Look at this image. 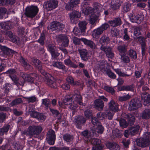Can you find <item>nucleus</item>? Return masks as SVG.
<instances>
[{
	"label": "nucleus",
	"instance_id": "obj_1",
	"mask_svg": "<svg viewBox=\"0 0 150 150\" xmlns=\"http://www.w3.org/2000/svg\"><path fill=\"white\" fill-rule=\"evenodd\" d=\"M64 102L66 105H70L71 107L73 106L76 108L78 105H83L82 98L80 94L67 95L65 97Z\"/></svg>",
	"mask_w": 150,
	"mask_h": 150
},
{
	"label": "nucleus",
	"instance_id": "obj_2",
	"mask_svg": "<svg viewBox=\"0 0 150 150\" xmlns=\"http://www.w3.org/2000/svg\"><path fill=\"white\" fill-rule=\"evenodd\" d=\"M138 145L142 147H145L149 145V150H150V132H145L143 135L141 139L138 141Z\"/></svg>",
	"mask_w": 150,
	"mask_h": 150
},
{
	"label": "nucleus",
	"instance_id": "obj_3",
	"mask_svg": "<svg viewBox=\"0 0 150 150\" xmlns=\"http://www.w3.org/2000/svg\"><path fill=\"white\" fill-rule=\"evenodd\" d=\"M125 118L127 119L128 122L124 119H121L119 122L120 125L122 128H126L129 124L133 125L135 120V117L131 114H127Z\"/></svg>",
	"mask_w": 150,
	"mask_h": 150
},
{
	"label": "nucleus",
	"instance_id": "obj_4",
	"mask_svg": "<svg viewBox=\"0 0 150 150\" xmlns=\"http://www.w3.org/2000/svg\"><path fill=\"white\" fill-rule=\"evenodd\" d=\"M38 11L37 6L31 5L25 8L24 14L27 17L33 18L37 14Z\"/></svg>",
	"mask_w": 150,
	"mask_h": 150
},
{
	"label": "nucleus",
	"instance_id": "obj_5",
	"mask_svg": "<svg viewBox=\"0 0 150 150\" xmlns=\"http://www.w3.org/2000/svg\"><path fill=\"white\" fill-rule=\"evenodd\" d=\"M47 32L46 30H43L41 33L40 36L38 40V42L41 45V46L39 47L38 51L42 54L44 53L45 51L44 48V41L45 39L46 35H47Z\"/></svg>",
	"mask_w": 150,
	"mask_h": 150
},
{
	"label": "nucleus",
	"instance_id": "obj_6",
	"mask_svg": "<svg viewBox=\"0 0 150 150\" xmlns=\"http://www.w3.org/2000/svg\"><path fill=\"white\" fill-rule=\"evenodd\" d=\"M42 130V127L39 126H30L28 129L27 134L30 137L39 134Z\"/></svg>",
	"mask_w": 150,
	"mask_h": 150
},
{
	"label": "nucleus",
	"instance_id": "obj_7",
	"mask_svg": "<svg viewBox=\"0 0 150 150\" xmlns=\"http://www.w3.org/2000/svg\"><path fill=\"white\" fill-rule=\"evenodd\" d=\"M87 119L81 115H78L74 119V123L76 127L78 129H81L82 126L86 123Z\"/></svg>",
	"mask_w": 150,
	"mask_h": 150
},
{
	"label": "nucleus",
	"instance_id": "obj_8",
	"mask_svg": "<svg viewBox=\"0 0 150 150\" xmlns=\"http://www.w3.org/2000/svg\"><path fill=\"white\" fill-rule=\"evenodd\" d=\"M69 14L71 23L72 24H76L78 22V19L81 16V13L76 11H73Z\"/></svg>",
	"mask_w": 150,
	"mask_h": 150
},
{
	"label": "nucleus",
	"instance_id": "obj_9",
	"mask_svg": "<svg viewBox=\"0 0 150 150\" xmlns=\"http://www.w3.org/2000/svg\"><path fill=\"white\" fill-rule=\"evenodd\" d=\"M57 39L59 42H61L62 45L64 47L68 46L69 40L67 36L64 34H61L56 36Z\"/></svg>",
	"mask_w": 150,
	"mask_h": 150
},
{
	"label": "nucleus",
	"instance_id": "obj_10",
	"mask_svg": "<svg viewBox=\"0 0 150 150\" xmlns=\"http://www.w3.org/2000/svg\"><path fill=\"white\" fill-rule=\"evenodd\" d=\"M81 0H69L66 4L65 9L67 11L72 10L74 8H77L80 4Z\"/></svg>",
	"mask_w": 150,
	"mask_h": 150
},
{
	"label": "nucleus",
	"instance_id": "obj_11",
	"mask_svg": "<svg viewBox=\"0 0 150 150\" xmlns=\"http://www.w3.org/2000/svg\"><path fill=\"white\" fill-rule=\"evenodd\" d=\"M141 103L137 99L133 98L129 102L128 109L134 110L141 107Z\"/></svg>",
	"mask_w": 150,
	"mask_h": 150
},
{
	"label": "nucleus",
	"instance_id": "obj_12",
	"mask_svg": "<svg viewBox=\"0 0 150 150\" xmlns=\"http://www.w3.org/2000/svg\"><path fill=\"white\" fill-rule=\"evenodd\" d=\"M45 8L49 10H52L58 6V1L56 0H48L44 3Z\"/></svg>",
	"mask_w": 150,
	"mask_h": 150
},
{
	"label": "nucleus",
	"instance_id": "obj_13",
	"mask_svg": "<svg viewBox=\"0 0 150 150\" xmlns=\"http://www.w3.org/2000/svg\"><path fill=\"white\" fill-rule=\"evenodd\" d=\"M33 63L34 64L35 67L38 69L39 71L41 74L45 76H47L48 74L44 70L42 69L41 62L37 59H34L33 60Z\"/></svg>",
	"mask_w": 150,
	"mask_h": 150
},
{
	"label": "nucleus",
	"instance_id": "obj_14",
	"mask_svg": "<svg viewBox=\"0 0 150 150\" xmlns=\"http://www.w3.org/2000/svg\"><path fill=\"white\" fill-rule=\"evenodd\" d=\"M47 84L50 87L53 88H56L57 86L56 83V80L50 74L45 76Z\"/></svg>",
	"mask_w": 150,
	"mask_h": 150
},
{
	"label": "nucleus",
	"instance_id": "obj_15",
	"mask_svg": "<svg viewBox=\"0 0 150 150\" xmlns=\"http://www.w3.org/2000/svg\"><path fill=\"white\" fill-rule=\"evenodd\" d=\"M108 23L110 26L114 27H119L122 24V22L120 17H116L112 20L109 21Z\"/></svg>",
	"mask_w": 150,
	"mask_h": 150
},
{
	"label": "nucleus",
	"instance_id": "obj_16",
	"mask_svg": "<svg viewBox=\"0 0 150 150\" xmlns=\"http://www.w3.org/2000/svg\"><path fill=\"white\" fill-rule=\"evenodd\" d=\"M100 49L105 53L106 56L108 58L112 59L114 57V54L110 47L102 45L100 47Z\"/></svg>",
	"mask_w": 150,
	"mask_h": 150
},
{
	"label": "nucleus",
	"instance_id": "obj_17",
	"mask_svg": "<svg viewBox=\"0 0 150 150\" xmlns=\"http://www.w3.org/2000/svg\"><path fill=\"white\" fill-rule=\"evenodd\" d=\"M46 139L47 143L50 145L54 144L56 139V135L54 131L52 130L51 132H49L47 134Z\"/></svg>",
	"mask_w": 150,
	"mask_h": 150
},
{
	"label": "nucleus",
	"instance_id": "obj_18",
	"mask_svg": "<svg viewBox=\"0 0 150 150\" xmlns=\"http://www.w3.org/2000/svg\"><path fill=\"white\" fill-rule=\"evenodd\" d=\"M27 61V59L22 56H20L19 59V61L22 66L24 67L25 69L27 70H31L32 69V67L29 64Z\"/></svg>",
	"mask_w": 150,
	"mask_h": 150
},
{
	"label": "nucleus",
	"instance_id": "obj_19",
	"mask_svg": "<svg viewBox=\"0 0 150 150\" xmlns=\"http://www.w3.org/2000/svg\"><path fill=\"white\" fill-rule=\"evenodd\" d=\"M140 127L139 125H134L129 127L128 130L130 135L134 136L139 132Z\"/></svg>",
	"mask_w": 150,
	"mask_h": 150
},
{
	"label": "nucleus",
	"instance_id": "obj_20",
	"mask_svg": "<svg viewBox=\"0 0 150 150\" xmlns=\"http://www.w3.org/2000/svg\"><path fill=\"white\" fill-rule=\"evenodd\" d=\"M122 3V1L120 0H112L111 3L112 9L113 10H116L119 9Z\"/></svg>",
	"mask_w": 150,
	"mask_h": 150
},
{
	"label": "nucleus",
	"instance_id": "obj_21",
	"mask_svg": "<svg viewBox=\"0 0 150 150\" xmlns=\"http://www.w3.org/2000/svg\"><path fill=\"white\" fill-rule=\"evenodd\" d=\"M142 100L143 101V104L144 106H148L150 103V95L145 92L142 95Z\"/></svg>",
	"mask_w": 150,
	"mask_h": 150
},
{
	"label": "nucleus",
	"instance_id": "obj_22",
	"mask_svg": "<svg viewBox=\"0 0 150 150\" xmlns=\"http://www.w3.org/2000/svg\"><path fill=\"white\" fill-rule=\"evenodd\" d=\"M108 105L110 110L114 112H117L119 110V105L117 102L111 100L109 103Z\"/></svg>",
	"mask_w": 150,
	"mask_h": 150
},
{
	"label": "nucleus",
	"instance_id": "obj_23",
	"mask_svg": "<svg viewBox=\"0 0 150 150\" xmlns=\"http://www.w3.org/2000/svg\"><path fill=\"white\" fill-rule=\"evenodd\" d=\"M95 107L96 109L101 111L103 110L104 107V103L101 100L97 99L94 102Z\"/></svg>",
	"mask_w": 150,
	"mask_h": 150
},
{
	"label": "nucleus",
	"instance_id": "obj_24",
	"mask_svg": "<svg viewBox=\"0 0 150 150\" xmlns=\"http://www.w3.org/2000/svg\"><path fill=\"white\" fill-rule=\"evenodd\" d=\"M80 57L81 59L84 61L88 59V53L87 50L85 49H82L79 51Z\"/></svg>",
	"mask_w": 150,
	"mask_h": 150
},
{
	"label": "nucleus",
	"instance_id": "obj_25",
	"mask_svg": "<svg viewBox=\"0 0 150 150\" xmlns=\"http://www.w3.org/2000/svg\"><path fill=\"white\" fill-rule=\"evenodd\" d=\"M81 40L84 44L88 46L91 49H95V44L92 41L83 38H82Z\"/></svg>",
	"mask_w": 150,
	"mask_h": 150
},
{
	"label": "nucleus",
	"instance_id": "obj_26",
	"mask_svg": "<svg viewBox=\"0 0 150 150\" xmlns=\"http://www.w3.org/2000/svg\"><path fill=\"white\" fill-rule=\"evenodd\" d=\"M106 146L111 150H119L120 146L115 142H108L106 143Z\"/></svg>",
	"mask_w": 150,
	"mask_h": 150
},
{
	"label": "nucleus",
	"instance_id": "obj_27",
	"mask_svg": "<svg viewBox=\"0 0 150 150\" xmlns=\"http://www.w3.org/2000/svg\"><path fill=\"white\" fill-rule=\"evenodd\" d=\"M110 39L109 37L106 35H103L99 40V43L101 46L107 45L110 43Z\"/></svg>",
	"mask_w": 150,
	"mask_h": 150
},
{
	"label": "nucleus",
	"instance_id": "obj_28",
	"mask_svg": "<svg viewBox=\"0 0 150 150\" xmlns=\"http://www.w3.org/2000/svg\"><path fill=\"white\" fill-rule=\"evenodd\" d=\"M38 76L37 74L35 73H31L28 75L27 78L25 80L28 82H30L32 83H34L35 81V77H37Z\"/></svg>",
	"mask_w": 150,
	"mask_h": 150
},
{
	"label": "nucleus",
	"instance_id": "obj_29",
	"mask_svg": "<svg viewBox=\"0 0 150 150\" xmlns=\"http://www.w3.org/2000/svg\"><path fill=\"white\" fill-rule=\"evenodd\" d=\"M64 63L66 65L70 66L74 68H76L78 67L77 65L75 64L71 60L70 57H69V58L66 59L64 60Z\"/></svg>",
	"mask_w": 150,
	"mask_h": 150
},
{
	"label": "nucleus",
	"instance_id": "obj_30",
	"mask_svg": "<svg viewBox=\"0 0 150 150\" xmlns=\"http://www.w3.org/2000/svg\"><path fill=\"white\" fill-rule=\"evenodd\" d=\"M53 65L54 67L61 69L63 71H66V67L62 62H55L53 63Z\"/></svg>",
	"mask_w": 150,
	"mask_h": 150
},
{
	"label": "nucleus",
	"instance_id": "obj_31",
	"mask_svg": "<svg viewBox=\"0 0 150 150\" xmlns=\"http://www.w3.org/2000/svg\"><path fill=\"white\" fill-rule=\"evenodd\" d=\"M0 48L4 55H11L13 53V51L12 50L6 46H1Z\"/></svg>",
	"mask_w": 150,
	"mask_h": 150
},
{
	"label": "nucleus",
	"instance_id": "obj_32",
	"mask_svg": "<svg viewBox=\"0 0 150 150\" xmlns=\"http://www.w3.org/2000/svg\"><path fill=\"white\" fill-rule=\"evenodd\" d=\"M84 113L87 119H90L93 116V111L90 108L86 109L84 112Z\"/></svg>",
	"mask_w": 150,
	"mask_h": 150
},
{
	"label": "nucleus",
	"instance_id": "obj_33",
	"mask_svg": "<svg viewBox=\"0 0 150 150\" xmlns=\"http://www.w3.org/2000/svg\"><path fill=\"white\" fill-rule=\"evenodd\" d=\"M74 137L73 135L69 133H66L63 135V139L64 141L69 143L73 140Z\"/></svg>",
	"mask_w": 150,
	"mask_h": 150
},
{
	"label": "nucleus",
	"instance_id": "obj_34",
	"mask_svg": "<svg viewBox=\"0 0 150 150\" xmlns=\"http://www.w3.org/2000/svg\"><path fill=\"white\" fill-rule=\"evenodd\" d=\"M142 117L143 119H148L150 118V109H145L142 112Z\"/></svg>",
	"mask_w": 150,
	"mask_h": 150
},
{
	"label": "nucleus",
	"instance_id": "obj_35",
	"mask_svg": "<svg viewBox=\"0 0 150 150\" xmlns=\"http://www.w3.org/2000/svg\"><path fill=\"white\" fill-rule=\"evenodd\" d=\"M131 4L128 2L125 3L122 6V11L123 13H126L130 10Z\"/></svg>",
	"mask_w": 150,
	"mask_h": 150
},
{
	"label": "nucleus",
	"instance_id": "obj_36",
	"mask_svg": "<svg viewBox=\"0 0 150 150\" xmlns=\"http://www.w3.org/2000/svg\"><path fill=\"white\" fill-rule=\"evenodd\" d=\"M82 13H84L86 16L92 15L93 12V10L92 7H88L87 8L82 9Z\"/></svg>",
	"mask_w": 150,
	"mask_h": 150
},
{
	"label": "nucleus",
	"instance_id": "obj_37",
	"mask_svg": "<svg viewBox=\"0 0 150 150\" xmlns=\"http://www.w3.org/2000/svg\"><path fill=\"white\" fill-rule=\"evenodd\" d=\"M103 32V31L99 27L93 31L92 36L94 38H98L99 35L101 34Z\"/></svg>",
	"mask_w": 150,
	"mask_h": 150
},
{
	"label": "nucleus",
	"instance_id": "obj_38",
	"mask_svg": "<svg viewBox=\"0 0 150 150\" xmlns=\"http://www.w3.org/2000/svg\"><path fill=\"white\" fill-rule=\"evenodd\" d=\"M10 127V125L7 124L4 125L2 128H0V136H3L5 133L8 131Z\"/></svg>",
	"mask_w": 150,
	"mask_h": 150
},
{
	"label": "nucleus",
	"instance_id": "obj_39",
	"mask_svg": "<svg viewBox=\"0 0 150 150\" xmlns=\"http://www.w3.org/2000/svg\"><path fill=\"white\" fill-rule=\"evenodd\" d=\"M117 49L119 52V55L120 56L125 54V53L127 51V48L125 45L118 46Z\"/></svg>",
	"mask_w": 150,
	"mask_h": 150
},
{
	"label": "nucleus",
	"instance_id": "obj_40",
	"mask_svg": "<svg viewBox=\"0 0 150 150\" xmlns=\"http://www.w3.org/2000/svg\"><path fill=\"white\" fill-rule=\"evenodd\" d=\"M58 21H53L51 22L47 27L49 30H51L52 31H56Z\"/></svg>",
	"mask_w": 150,
	"mask_h": 150
},
{
	"label": "nucleus",
	"instance_id": "obj_41",
	"mask_svg": "<svg viewBox=\"0 0 150 150\" xmlns=\"http://www.w3.org/2000/svg\"><path fill=\"white\" fill-rule=\"evenodd\" d=\"M107 64V62L104 60H102L100 62L98 67L101 71L104 72L106 71Z\"/></svg>",
	"mask_w": 150,
	"mask_h": 150
},
{
	"label": "nucleus",
	"instance_id": "obj_42",
	"mask_svg": "<svg viewBox=\"0 0 150 150\" xmlns=\"http://www.w3.org/2000/svg\"><path fill=\"white\" fill-rule=\"evenodd\" d=\"M15 2V0H0V6L13 5Z\"/></svg>",
	"mask_w": 150,
	"mask_h": 150
},
{
	"label": "nucleus",
	"instance_id": "obj_43",
	"mask_svg": "<svg viewBox=\"0 0 150 150\" xmlns=\"http://www.w3.org/2000/svg\"><path fill=\"white\" fill-rule=\"evenodd\" d=\"M66 81L67 83L69 85L71 84L73 86H75L78 85L77 83V82L74 81L73 78L70 76L67 77L66 79Z\"/></svg>",
	"mask_w": 150,
	"mask_h": 150
},
{
	"label": "nucleus",
	"instance_id": "obj_44",
	"mask_svg": "<svg viewBox=\"0 0 150 150\" xmlns=\"http://www.w3.org/2000/svg\"><path fill=\"white\" fill-rule=\"evenodd\" d=\"M128 54L131 58L134 59H136L137 58V52L134 50H130L128 52Z\"/></svg>",
	"mask_w": 150,
	"mask_h": 150
},
{
	"label": "nucleus",
	"instance_id": "obj_45",
	"mask_svg": "<svg viewBox=\"0 0 150 150\" xmlns=\"http://www.w3.org/2000/svg\"><path fill=\"white\" fill-rule=\"evenodd\" d=\"M110 33L112 37H117L119 34L120 30L116 28H113L111 29Z\"/></svg>",
	"mask_w": 150,
	"mask_h": 150
},
{
	"label": "nucleus",
	"instance_id": "obj_46",
	"mask_svg": "<svg viewBox=\"0 0 150 150\" xmlns=\"http://www.w3.org/2000/svg\"><path fill=\"white\" fill-rule=\"evenodd\" d=\"M104 89L107 92L109 93L112 96H115V91L114 89L111 87L105 86L104 87Z\"/></svg>",
	"mask_w": 150,
	"mask_h": 150
},
{
	"label": "nucleus",
	"instance_id": "obj_47",
	"mask_svg": "<svg viewBox=\"0 0 150 150\" xmlns=\"http://www.w3.org/2000/svg\"><path fill=\"white\" fill-rule=\"evenodd\" d=\"M87 23L86 21H84L79 22V28L81 29L84 32H85V30L86 29V25Z\"/></svg>",
	"mask_w": 150,
	"mask_h": 150
},
{
	"label": "nucleus",
	"instance_id": "obj_48",
	"mask_svg": "<svg viewBox=\"0 0 150 150\" xmlns=\"http://www.w3.org/2000/svg\"><path fill=\"white\" fill-rule=\"evenodd\" d=\"M50 54L52 59L54 60H57L58 57L60 55V53L58 52L57 50L54 51Z\"/></svg>",
	"mask_w": 150,
	"mask_h": 150
},
{
	"label": "nucleus",
	"instance_id": "obj_49",
	"mask_svg": "<svg viewBox=\"0 0 150 150\" xmlns=\"http://www.w3.org/2000/svg\"><path fill=\"white\" fill-rule=\"evenodd\" d=\"M0 26L1 28L4 30H9L11 29L9 23L8 22H1L0 23Z\"/></svg>",
	"mask_w": 150,
	"mask_h": 150
},
{
	"label": "nucleus",
	"instance_id": "obj_50",
	"mask_svg": "<svg viewBox=\"0 0 150 150\" xmlns=\"http://www.w3.org/2000/svg\"><path fill=\"white\" fill-rule=\"evenodd\" d=\"M73 32L74 35L76 36H79L84 32L79 28L77 27H74L73 30Z\"/></svg>",
	"mask_w": 150,
	"mask_h": 150
},
{
	"label": "nucleus",
	"instance_id": "obj_51",
	"mask_svg": "<svg viewBox=\"0 0 150 150\" xmlns=\"http://www.w3.org/2000/svg\"><path fill=\"white\" fill-rule=\"evenodd\" d=\"M106 74L110 78L115 79L116 78V75L110 69H108L106 71Z\"/></svg>",
	"mask_w": 150,
	"mask_h": 150
},
{
	"label": "nucleus",
	"instance_id": "obj_52",
	"mask_svg": "<svg viewBox=\"0 0 150 150\" xmlns=\"http://www.w3.org/2000/svg\"><path fill=\"white\" fill-rule=\"evenodd\" d=\"M97 127V132L98 134H102L103 132L104 129L101 123L96 126Z\"/></svg>",
	"mask_w": 150,
	"mask_h": 150
},
{
	"label": "nucleus",
	"instance_id": "obj_53",
	"mask_svg": "<svg viewBox=\"0 0 150 150\" xmlns=\"http://www.w3.org/2000/svg\"><path fill=\"white\" fill-rule=\"evenodd\" d=\"M11 86V84L10 83H6L5 84L4 87L5 89L4 93L7 95H8V93H9V92L10 90Z\"/></svg>",
	"mask_w": 150,
	"mask_h": 150
},
{
	"label": "nucleus",
	"instance_id": "obj_54",
	"mask_svg": "<svg viewBox=\"0 0 150 150\" xmlns=\"http://www.w3.org/2000/svg\"><path fill=\"white\" fill-rule=\"evenodd\" d=\"M131 98V96L129 94L126 95H124L123 96H120L119 97V100L120 101L122 102L126 101V100L130 99Z\"/></svg>",
	"mask_w": 150,
	"mask_h": 150
},
{
	"label": "nucleus",
	"instance_id": "obj_55",
	"mask_svg": "<svg viewBox=\"0 0 150 150\" xmlns=\"http://www.w3.org/2000/svg\"><path fill=\"white\" fill-rule=\"evenodd\" d=\"M121 59L122 61L125 63H128L130 61L129 57L126 56L125 54L123 55H121Z\"/></svg>",
	"mask_w": 150,
	"mask_h": 150
},
{
	"label": "nucleus",
	"instance_id": "obj_56",
	"mask_svg": "<svg viewBox=\"0 0 150 150\" xmlns=\"http://www.w3.org/2000/svg\"><path fill=\"white\" fill-rule=\"evenodd\" d=\"M128 15L131 22L132 23H135L136 22V16H135V14L133 13V12L132 13H128Z\"/></svg>",
	"mask_w": 150,
	"mask_h": 150
},
{
	"label": "nucleus",
	"instance_id": "obj_57",
	"mask_svg": "<svg viewBox=\"0 0 150 150\" xmlns=\"http://www.w3.org/2000/svg\"><path fill=\"white\" fill-rule=\"evenodd\" d=\"M115 71L119 76H129V75L127 74H125L124 72H122L119 69H115Z\"/></svg>",
	"mask_w": 150,
	"mask_h": 150
},
{
	"label": "nucleus",
	"instance_id": "obj_58",
	"mask_svg": "<svg viewBox=\"0 0 150 150\" xmlns=\"http://www.w3.org/2000/svg\"><path fill=\"white\" fill-rule=\"evenodd\" d=\"M91 122L95 126H96L98 124H99L101 123L100 122L97 118L95 117H94L93 116L92 117H91Z\"/></svg>",
	"mask_w": 150,
	"mask_h": 150
},
{
	"label": "nucleus",
	"instance_id": "obj_59",
	"mask_svg": "<svg viewBox=\"0 0 150 150\" xmlns=\"http://www.w3.org/2000/svg\"><path fill=\"white\" fill-rule=\"evenodd\" d=\"M65 25L62 23L58 22L56 31L59 32L62 30L65 27Z\"/></svg>",
	"mask_w": 150,
	"mask_h": 150
},
{
	"label": "nucleus",
	"instance_id": "obj_60",
	"mask_svg": "<svg viewBox=\"0 0 150 150\" xmlns=\"http://www.w3.org/2000/svg\"><path fill=\"white\" fill-rule=\"evenodd\" d=\"M42 103L46 107H48L51 105V101L49 99H42Z\"/></svg>",
	"mask_w": 150,
	"mask_h": 150
},
{
	"label": "nucleus",
	"instance_id": "obj_61",
	"mask_svg": "<svg viewBox=\"0 0 150 150\" xmlns=\"http://www.w3.org/2000/svg\"><path fill=\"white\" fill-rule=\"evenodd\" d=\"M96 116L99 120H103L106 117V115L105 113L100 112L97 113Z\"/></svg>",
	"mask_w": 150,
	"mask_h": 150
},
{
	"label": "nucleus",
	"instance_id": "obj_62",
	"mask_svg": "<svg viewBox=\"0 0 150 150\" xmlns=\"http://www.w3.org/2000/svg\"><path fill=\"white\" fill-rule=\"evenodd\" d=\"M47 48L50 53L56 50L55 46L54 45L51 44L48 45Z\"/></svg>",
	"mask_w": 150,
	"mask_h": 150
},
{
	"label": "nucleus",
	"instance_id": "obj_63",
	"mask_svg": "<svg viewBox=\"0 0 150 150\" xmlns=\"http://www.w3.org/2000/svg\"><path fill=\"white\" fill-rule=\"evenodd\" d=\"M136 19L135 23H137L138 24H139L143 21V18L142 17V15H137L136 16Z\"/></svg>",
	"mask_w": 150,
	"mask_h": 150
},
{
	"label": "nucleus",
	"instance_id": "obj_64",
	"mask_svg": "<svg viewBox=\"0 0 150 150\" xmlns=\"http://www.w3.org/2000/svg\"><path fill=\"white\" fill-rule=\"evenodd\" d=\"M50 110L52 114L56 117H57L58 116V115H60V113L59 112V111L57 110L54 109L50 108Z\"/></svg>",
	"mask_w": 150,
	"mask_h": 150
}]
</instances>
